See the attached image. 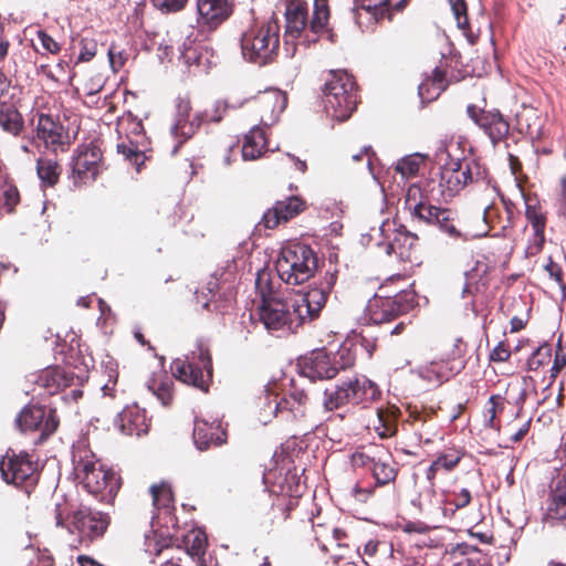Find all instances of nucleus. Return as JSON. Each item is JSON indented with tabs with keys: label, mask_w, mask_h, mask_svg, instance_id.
<instances>
[{
	"label": "nucleus",
	"mask_w": 566,
	"mask_h": 566,
	"mask_svg": "<svg viewBox=\"0 0 566 566\" xmlns=\"http://www.w3.org/2000/svg\"><path fill=\"white\" fill-rule=\"evenodd\" d=\"M433 182L432 179L424 186L410 185L405 196V209L413 221L436 227L453 240L464 239L458 212L432 203L430 192L433 190Z\"/></svg>",
	"instance_id": "nucleus-1"
},
{
	"label": "nucleus",
	"mask_w": 566,
	"mask_h": 566,
	"mask_svg": "<svg viewBox=\"0 0 566 566\" xmlns=\"http://www.w3.org/2000/svg\"><path fill=\"white\" fill-rule=\"evenodd\" d=\"M285 18V42L295 41L301 38L303 32H311L316 38L326 36L329 41H335V33L331 28V7L329 0H313V11L310 17L308 4L306 0H284Z\"/></svg>",
	"instance_id": "nucleus-2"
},
{
	"label": "nucleus",
	"mask_w": 566,
	"mask_h": 566,
	"mask_svg": "<svg viewBox=\"0 0 566 566\" xmlns=\"http://www.w3.org/2000/svg\"><path fill=\"white\" fill-rule=\"evenodd\" d=\"M72 461L74 470L86 492L91 495H116L122 485V479L111 470L98 465V459L85 441L73 446Z\"/></svg>",
	"instance_id": "nucleus-3"
},
{
	"label": "nucleus",
	"mask_w": 566,
	"mask_h": 566,
	"mask_svg": "<svg viewBox=\"0 0 566 566\" xmlns=\"http://www.w3.org/2000/svg\"><path fill=\"white\" fill-rule=\"evenodd\" d=\"M322 92L324 109L335 120L345 122L357 109L358 85L346 71H331Z\"/></svg>",
	"instance_id": "nucleus-4"
},
{
	"label": "nucleus",
	"mask_w": 566,
	"mask_h": 566,
	"mask_svg": "<svg viewBox=\"0 0 566 566\" xmlns=\"http://www.w3.org/2000/svg\"><path fill=\"white\" fill-rule=\"evenodd\" d=\"M241 53L245 61L265 66L275 61L280 48V24L271 19L261 25L245 30L240 39Z\"/></svg>",
	"instance_id": "nucleus-5"
},
{
	"label": "nucleus",
	"mask_w": 566,
	"mask_h": 566,
	"mask_svg": "<svg viewBox=\"0 0 566 566\" xmlns=\"http://www.w3.org/2000/svg\"><path fill=\"white\" fill-rule=\"evenodd\" d=\"M381 391L376 382L364 375H353L332 389L324 391V408L334 411L346 406L368 407L380 398Z\"/></svg>",
	"instance_id": "nucleus-6"
},
{
	"label": "nucleus",
	"mask_w": 566,
	"mask_h": 566,
	"mask_svg": "<svg viewBox=\"0 0 566 566\" xmlns=\"http://www.w3.org/2000/svg\"><path fill=\"white\" fill-rule=\"evenodd\" d=\"M318 259L313 249L304 243L290 242L282 247L275 270L287 285H300L314 276Z\"/></svg>",
	"instance_id": "nucleus-7"
},
{
	"label": "nucleus",
	"mask_w": 566,
	"mask_h": 566,
	"mask_svg": "<svg viewBox=\"0 0 566 566\" xmlns=\"http://www.w3.org/2000/svg\"><path fill=\"white\" fill-rule=\"evenodd\" d=\"M69 179L73 186L81 188L94 182L105 168L103 151L93 140L78 145L70 160Z\"/></svg>",
	"instance_id": "nucleus-8"
},
{
	"label": "nucleus",
	"mask_w": 566,
	"mask_h": 566,
	"mask_svg": "<svg viewBox=\"0 0 566 566\" xmlns=\"http://www.w3.org/2000/svg\"><path fill=\"white\" fill-rule=\"evenodd\" d=\"M170 370L181 382L207 392L212 379V358L209 350L200 346L186 359H175Z\"/></svg>",
	"instance_id": "nucleus-9"
},
{
	"label": "nucleus",
	"mask_w": 566,
	"mask_h": 566,
	"mask_svg": "<svg viewBox=\"0 0 566 566\" xmlns=\"http://www.w3.org/2000/svg\"><path fill=\"white\" fill-rule=\"evenodd\" d=\"M485 177V167L474 159L449 163L440 170V192L443 197H453L465 186L484 181Z\"/></svg>",
	"instance_id": "nucleus-10"
},
{
	"label": "nucleus",
	"mask_w": 566,
	"mask_h": 566,
	"mask_svg": "<svg viewBox=\"0 0 566 566\" xmlns=\"http://www.w3.org/2000/svg\"><path fill=\"white\" fill-rule=\"evenodd\" d=\"M0 471L8 484H13L28 495L34 491L39 482L38 464L27 452L15 454L9 450L0 461Z\"/></svg>",
	"instance_id": "nucleus-11"
},
{
	"label": "nucleus",
	"mask_w": 566,
	"mask_h": 566,
	"mask_svg": "<svg viewBox=\"0 0 566 566\" xmlns=\"http://www.w3.org/2000/svg\"><path fill=\"white\" fill-rule=\"evenodd\" d=\"M337 276L338 270L335 265H331L326 270L319 285L311 287L293 302L296 308V317H298V322L305 324L318 318L337 281Z\"/></svg>",
	"instance_id": "nucleus-12"
},
{
	"label": "nucleus",
	"mask_w": 566,
	"mask_h": 566,
	"mask_svg": "<svg viewBox=\"0 0 566 566\" xmlns=\"http://www.w3.org/2000/svg\"><path fill=\"white\" fill-rule=\"evenodd\" d=\"M307 395L294 389L289 394L266 391L262 411L264 416L273 415L282 422L293 423L305 417Z\"/></svg>",
	"instance_id": "nucleus-13"
},
{
	"label": "nucleus",
	"mask_w": 566,
	"mask_h": 566,
	"mask_svg": "<svg viewBox=\"0 0 566 566\" xmlns=\"http://www.w3.org/2000/svg\"><path fill=\"white\" fill-rule=\"evenodd\" d=\"M256 311L260 322L270 333H295L303 325L296 317L295 305L282 298L260 303Z\"/></svg>",
	"instance_id": "nucleus-14"
},
{
	"label": "nucleus",
	"mask_w": 566,
	"mask_h": 566,
	"mask_svg": "<svg viewBox=\"0 0 566 566\" xmlns=\"http://www.w3.org/2000/svg\"><path fill=\"white\" fill-rule=\"evenodd\" d=\"M527 378L523 377L521 381L510 382L506 394L514 391L511 405L516 408L514 417L502 424L501 431L507 437L512 443L521 442L530 432L532 426V417L524 416V405L527 400Z\"/></svg>",
	"instance_id": "nucleus-15"
},
{
	"label": "nucleus",
	"mask_w": 566,
	"mask_h": 566,
	"mask_svg": "<svg viewBox=\"0 0 566 566\" xmlns=\"http://www.w3.org/2000/svg\"><path fill=\"white\" fill-rule=\"evenodd\" d=\"M415 304L411 292L401 291L394 296H375L369 301L367 311L374 324H384L407 314Z\"/></svg>",
	"instance_id": "nucleus-16"
},
{
	"label": "nucleus",
	"mask_w": 566,
	"mask_h": 566,
	"mask_svg": "<svg viewBox=\"0 0 566 566\" xmlns=\"http://www.w3.org/2000/svg\"><path fill=\"white\" fill-rule=\"evenodd\" d=\"M35 133L45 149L53 153L55 156L61 153L64 154L70 150L72 138L66 128L59 118H54L49 114H40L35 125Z\"/></svg>",
	"instance_id": "nucleus-17"
},
{
	"label": "nucleus",
	"mask_w": 566,
	"mask_h": 566,
	"mask_svg": "<svg viewBox=\"0 0 566 566\" xmlns=\"http://www.w3.org/2000/svg\"><path fill=\"white\" fill-rule=\"evenodd\" d=\"M17 424L21 431L40 430L38 442H42L56 431L60 419L55 409L46 412L41 406H28L19 413Z\"/></svg>",
	"instance_id": "nucleus-18"
},
{
	"label": "nucleus",
	"mask_w": 566,
	"mask_h": 566,
	"mask_svg": "<svg viewBox=\"0 0 566 566\" xmlns=\"http://www.w3.org/2000/svg\"><path fill=\"white\" fill-rule=\"evenodd\" d=\"M468 116L489 136L493 145L506 139L510 123L499 109H483L470 104Z\"/></svg>",
	"instance_id": "nucleus-19"
},
{
	"label": "nucleus",
	"mask_w": 566,
	"mask_h": 566,
	"mask_svg": "<svg viewBox=\"0 0 566 566\" xmlns=\"http://www.w3.org/2000/svg\"><path fill=\"white\" fill-rule=\"evenodd\" d=\"M84 378L75 375L74 371L60 367L51 366L41 370L34 380V385L52 396L72 386H82Z\"/></svg>",
	"instance_id": "nucleus-20"
},
{
	"label": "nucleus",
	"mask_w": 566,
	"mask_h": 566,
	"mask_svg": "<svg viewBox=\"0 0 566 566\" xmlns=\"http://www.w3.org/2000/svg\"><path fill=\"white\" fill-rule=\"evenodd\" d=\"M307 208L306 201L298 196H290L277 200L272 208L268 209L261 220L266 229H275L282 223L289 222Z\"/></svg>",
	"instance_id": "nucleus-21"
},
{
	"label": "nucleus",
	"mask_w": 566,
	"mask_h": 566,
	"mask_svg": "<svg viewBox=\"0 0 566 566\" xmlns=\"http://www.w3.org/2000/svg\"><path fill=\"white\" fill-rule=\"evenodd\" d=\"M71 518L72 527L88 538L102 536L109 524L108 514L88 507L73 511Z\"/></svg>",
	"instance_id": "nucleus-22"
},
{
	"label": "nucleus",
	"mask_w": 566,
	"mask_h": 566,
	"mask_svg": "<svg viewBox=\"0 0 566 566\" xmlns=\"http://www.w3.org/2000/svg\"><path fill=\"white\" fill-rule=\"evenodd\" d=\"M460 499V502L452 503L446 497H415L411 500V505L418 510L419 515L432 522H440L451 516L458 509L465 506L470 500V497Z\"/></svg>",
	"instance_id": "nucleus-23"
},
{
	"label": "nucleus",
	"mask_w": 566,
	"mask_h": 566,
	"mask_svg": "<svg viewBox=\"0 0 566 566\" xmlns=\"http://www.w3.org/2000/svg\"><path fill=\"white\" fill-rule=\"evenodd\" d=\"M199 22L209 30H216L226 22L234 11L232 0H197Z\"/></svg>",
	"instance_id": "nucleus-24"
},
{
	"label": "nucleus",
	"mask_w": 566,
	"mask_h": 566,
	"mask_svg": "<svg viewBox=\"0 0 566 566\" xmlns=\"http://www.w3.org/2000/svg\"><path fill=\"white\" fill-rule=\"evenodd\" d=\"M116 424L123 434L140 437L148 433L150 419L147 417L145 409L132 405L122 410Z\"/></svg>",
	"instance_id": "nucleus-25"
},
{
	"label": "nucleus",
	"mask_w": 566,
	"mask_h": 566,
	"mask_svg": "<svg viewBox=\"0 0 566 566\" xmlns=\"http://www.w3.org/2000/svg\"><path fill=\"white\" fill-rule=\"evenodd\" d=\"M193 441L199 450L219 447L227 441V431L220 421L208 422L196 419L193 427Z\"/></svg>",
	"instance_id": "nucleus-26"
},
{
	"label": "nucleus",
	"mask_w": 566,
	"mask_h": 566,
	"mask_svg": "<svg viewBox=\"0 0 566 566\" xmlns=\"http://www.w3.org/2000/svg\"><path fill=\"white\" fill-rule=\"evenodd\" d=\"M462 370L463 369L460 368L459 365H454L450 359L441 356V358L422 366L420 369V376L429 382L441 385Z\"/></svg>",
	"instance_id": "nucleus-27"
},
{
	"label": "nucleus",
	"mask_w": 566,
	"mask_h": 566,
	"mask_svg": "<svg viewBox=\"0 0 566 566\" xmlns=\"http://www.w3.org/2000/svg\"><path fill=\"white\" fill-rule=\"evenodd\" d=\"M305 449L306 447L303 440L292 437L282 443L280 451L274 453L275 462L282 470H286V472H291L292 470L297 471L298 465L296 462H301Z\"/></svg>",
	"instance_id": "nucleus-28"
},
{
	"label": "nucleus",
	"mask_w": 566,
	"mask_h": 566,
	"mask_svg": "<svg viewBox=\"0 0 566 566\" xmlns=\"http://www.w3.org/2000/svg\"><path fill=\"white\" fill-rule=\"evenodd\" d=\"M465 451L463 448L451 444L438 452L436 460L427 471V478L433 480L440 471L451 472L463 459Z\"/></svg>",
	"instance_id": "nucleus-29"
},
{
	"label": "nucleus",
	"mask_w": 566,
	"mask_h": 566,
	"mask_svg": "<svg viewBox=\"0 0 566 566\" xmlns=\"http://www.w3.org/2000/svg\"><path fill=\"white\" fill-rule=\"evenodd\" d=\"M338 367L325 352L313 353L305 365V374L312 379H332L337 376Z\"/></svg>",
	"instance_id": "nucleus-30"
},
{
	"label": "nucleus",
	"mask_w": 566,
	"mask_h": 566,
	"mask_svg": "<svg viewBox=\"0 0 566 566\" xmlns=\"http://www.w3.org/2000/svg\"><path fill=\"white\" fill-rule=\"evenodd\" d=\"M434 417L436 412L433 410L418 409L417 407L409 408L408 417L403 420V423L409 424L419 434L420 441L423 440L424 443H429L431 439L429 437L423 439V430L424 433L429 434L436 429Z\"/></svg>",
	"instance_id": "nucleus-31"
},
{
	"label": "nucleus",
	"mask_w": 566,
	"mask_h": 566,
	"mask_svg": "<svg viewBox=\"0 0 566 566\" xmlns=\"http://www.w3.org/2000/svg\"><path fill=\"white\" fill-rule=\"evenodd\" d=\"M268 148V139L264 129L259 126L250 129L243 137L242 157L244 160H255L260 158Z\"/></svg>",
	"instance_id": "nucleus-32"
},
{
	"label": "nucleus",
	"mask_w": 566,
	"mask_h": 566,
	"mask_svg": "<svg viewBox=\"0 0 566 566\" xmlns=\"http://www.w3.org/2000/svg\"><path fill=\"white\" fill-rule=\"evenodd\" d=\"M387 458V448L382 444L370 443L361 446L352 454L350 461L355 468H368L373 470L377 461Z\"/></svg>",
	"instance_id": "nucleus-33"
},
{
	"label": "nucleus",
	"mask_w": 566,
	"mask_h": 566,
	"mask_svg": "<svg viewBox=\"0 0 566 566\" xmlns=\"http://www.w3.org/2000/svg\"><path fill=\"white\" fill-rule=\"evenodd\" d=\"M447 87V72L436 67L430 76H427L419 85L418 92L422 101H433Z\"/></svg>",
	"instance_id": "nucleus-34"
},
{
	"label": "nucleus",
	"mask_w": 566,
	"mask_h": 566,
	"mask_svg": "<svg viewBox=\"0 0 566 566\" xmlns=\"http://www.w3.org/2000/svg\"><path fill=\"white\" fill-rule=\"evenodd\" d=\"M0 127L7 134L19 137L24 129L22 114L12 104H0Z\"/></svg>",
	"instance_id": "nucleus-35"
},
{
	"label": "nucleus",
	"mask_w": 566,
	"mask_h": 566,
	"mask_svg": "<svg viewBox=\"0 0 566 566\" xmlns=\"http://www.w3.org/2000/svg\"><path fill=\"white\" fill-rule=\"evenodd\" d=\"M511 401L512 397L506 398L501 395H492L489 398L484 410V422L486 428L501 432L503 423L499 419V415L504 411L505 403L511 405Z\"/></svg>",
	"instance_id": "nucleus-36"
},
{
	"label": "nucleus",
	"mask_w": 566,
	"mask_h": 566,
	"mask_svg": "<svg viewBox=\"0 0 566 566\" xmlns=\"http://www.w3.org/2000/svg\"><path fill=\"white\" fill-rule=\"evenodd\" d=\"M36 174L44 187H54L62 174V167L57 159L39 157L36 160Z\"/></svg>",
	"instance_id": "nucleus-37"
},
{
	"label": "nucleus",
	"mask_w": 566,
	"mask_h": 566,
	"mask_svg": "<svg viewBox=\"0 0 566 566\" xmlns=\"http://www.w3.org/2000/svg\"><path fill=\"white\" fill-rule=\"evenodd\" d=\"M400 410L394 405L377 410L379 424L375 429L381 438H389L396 434Z\"/></svg>",
	"instance_id": "nucleus-38"
},
{
	"label": "nucleus",
	"mask_w": 566,
	"mask_h": 566,
	"mask_svg": "<svg viewBox=\"0 0 566 566\" xmlns=\"http://www.w3.org/2000/svg\"><path fill=\"white\" fill-rule=\"evenodd\" d=\"M449 3L457 20L458 28L462 30L464 36L469 40L470 43H475L479 35L474 33L471 28L468 15V4L465 0H449Z\"/></svg>",
	"instance_id": "nucleus-39"
},
{
	"label": "nucleus",
	"mask_w": 566,
	"mask_h": 566,
	"mask_svg": "<svg viewBox=\"0 0 566 566\" xmlns=\"http://www.w3.org/2000/svg\"><path fill=\"white\" fill-rule=\"evenodd\" d=\"M526 219L534 230V242L537 249H541L545 241L546 216L541 207L527 205L525 211Z\"/></svg>",
	"instance_id": "nucleus-40"
},
{
	"label": "nucleus",
	"mask_w": 566,
	"mask_h": 566,
	"mask_svg": "<svg viewBox=\"0 0 566 566\" xmlns=\"http://www.w3.org/2000/svg\"><path fill=\"white\" fill-rule=\"evenodd\" d=\"M182 544L188 555L200 557L207 548V535L201 528L193 527L182 536Z\"/></svg>",
	"instance_id": "nucleus-41"
},
{
	"label": "nucleus",
	"mask_w": 566,
	"mask_h": 566,
	"mask_svg": "<svg viewBox=\"0 0 566 566\" xmlns=\"http://www.w3.org/2000/svg\"><path fill=\"white\" fill-rule=\"evenodd\" d=\"M506 217L501 216L500 209L494 205H489L484 208L483 220L491 229H499L505 231L513 227L512 214L513 211L510 208H505Z\"/></svg>",
	"instance_id": "nucleus-42"
},
{
	"label": "nucleus",
	"mask_w": 566,
	"mask_h": 566,
	"mask_svg": "<svg viewBox=\"0 0 566 566\" xmlns=\"http://www.w3.org/2000/svg\"><path fill=\"white\" fill-rule=\"evenodd\" d=\"M175 497H153V506L157 511L156 517L158 520L164 518L165 525L176 526L179 522L176 515Z\"/></svg>",
	"instance_id": "nucleus-43"
},
{
	"label": "nucleus",
	"mask_w": 566,
	"mask_h": 566,
	"mask_svg": "<svg viewBox=\"0 0 566 566\" xmlns=\"http://www.w3.org/2000/svg\"><path fill=\"white\" fill-rule=\"evenodd\" d=\"M371 471L376 483L379 485L388 484L395 480L397 471L394 468L392 458L388 449L387 458L382 457L381 460L377 461Z\"/></svg>",
	"instance_id": "nucleus-44"
},
{
	"label": "nucleus",
	"mask_w": 566,
	"mask_h": 566,
	"mask_svg": "<svg viewBox=\"0 0 566 566\" xmlns=\"http://www.w3.org/2000/svg\"><path fill=\"white\" fill-rule=\"evenodd\" d=\"M427 156L416 153L399 159L395 170L402 177L410 178L418 174L420 166L424 163Z\"/></svg>",
	"instance_id": "nucleus-45"
},
{
	"label": "nucleus",
	"mask_w": 566,
	"mask_h": 566,
	"mask_svg": "<svg viewBox=\"0 0 566 566\" xmlns=\"http://www.w3.org/2000/svg\"><path fill=\"white\" fill-rule=\"evenodd\" d=\"M19 202L20 193L15 185L8 181L0 185V212H12Z\"/></svg>",
	"instance_id": "nucleus-46"
},
{
	"label": "nucleus",
	"mask_w": 566,
	"mask_h": 566,
	"mask_svg": "<svg viewBox=\"0 0 566 566\" xmlns=\"http://www.w3.org/2000/svg\"><path fill=\"white\" fill-rule=\"evenodd\" d=\"M117 151L134 165L138 172L140 171L142 166L146 160V155L144 151L138 149L137 143L132 139H129V143L122 142L117 144Z\"/></svg>",
	"instance_id": "nucleus-47"
},
{
	"label": "nucleus",
	"mask_w": 566,
	"mask_h": 566,
	"mask_svg": "<svg viewBox=\"0 0 566 566\" xmlns=\"http://www.w3.org/2000/svg\"><path fill=\"white\" fill-rule=\"evenodd\" d=\"M467 353L468 344L461 337H457L442 356L464 369L467 365Z\"/></svg>",
	"instance_id": "nucleus-48"
},
{
	"label": "nucleus",
	"mask_w": 566,
	"mask_h": 566,
	"mask_svg": "<svg viewBox=\"0 0 566 566\" xmlns=\"http://www.w3.org/2000/svg\"><path fill=\"white\" fill-rule=\"evenodd\" d=\"M229 107V104L226 101H217L213 106L209 109H205L203 112L196 114V119H199V123H220Z\"/></svg>",
	"instance_id": "nucleus-49"
},
{
	"label": "nucleus",
	"mask_w": 566,
	"mask_h": 566,
	"mask_svg": "<svg viewBox=\"0 0 566 566\" xmlns=\"http://www.w3.org/2000/svg\"><path fill=\"white\" fill-rule=\"evenodd\" d=\"M256 291L260 294L261 303H268L272 300H281L270 279L269 273H259L255 281Z\"/></svg>",
	"instance_id": "nucleus-50"
},
{
	"label": "nucleus",
	"mask_w": 566,
	"mask_h": 566,
	"mask_svg": "<svg viewBox=\"0 0 566 566\" xmlns=\"http://www.w3.org/2000/svg\"><path fill=\"white\" fill-rule=\"evenodd\" d=\"M202 124L199 123V119H196V114L193 117L189 119H178L175 126L172 127V134L176 137H180L181 143L187 140L188 138L192 137L196 132L199 129V127Z\"/></svg>",
	"instance_id": "nucleus-51"
},
{
	"label": "nucleus",
	"mask_w": 566,
	"mask_h": 566,
	"mask_svg": "<svg viewBox=\"0 0 566 566\" xmlns=\"http://www.w3.org/2000/svg\"><path fill=\"white\" fill-rule=\"evenodd\" d=\"M397 0H361V8L375 17H382L390 8L401 11L405 7H397Z\"/></svg>",
	"instance_id": "nucleus-52"
},
{
	"label": "nucleus",
	"mask_w": 566,
	"mask_h": 566,
	"mask_svg": "<svg viewBox=\"0 0 566 566\" xmlns=\"http://www.w3.org/2000/svg\"><path fill=\"white\" fill-rule=\"evenodd\" d=\"M118 132L119 133L124 132L128 138H129V135L139 137L144 133V126H143L142 120L137 116H135L130 112H128L119 120Z\"/></svg>",
	"instance_id": "nucleus-53"
},
{
	"label": "nucleus",
	"mask_w": 566,
	"mask_h": 566,
	"mask_svg": "<svg viewBox=\"0 0 566 566\" xmlns=\"http://www.w3.org/2000/svg\"><path fill=\"white\" fill-rule=\"evenodd\" d=\"M545 518L552 521L566 518V497H547Z\"/></svg>",
	"instance_id": "nucleus-54"
},
{
	"label": "nucleus",
	"mask_w": 566,
	"mask_h": 566,
	"mask_svg": "<svg viewBox=\"0 0 566 566\" xmlns=\"http://www.w3.org/2000/svg\"><path fill=\"white\" fill-rule=\"evenodd\" d=\"M552 359V347L548 344L539 346L527 360L530 370L536 371L541 367L547 365Z\"/></svg>",
	"instance_id": "nucleus-55"
},
{
	"label": "nucleus",
	"mask_w": 566,
	"mask_h": 566,
	"mask_svg": "<svg viewBox=\"0 0 566 566\" xmlns=\"http://www.w3.org/2000/svg\"><path fill=\"white\" fill-rule=\"evenodd\" d=\"M417 241L418 235L407 231L403 228L402 230L397 231L392 242L390 243V248L400 255H405V245L408 244V249H411Z\"/></svg>",
	"instance_id": "nucleus-56"
},
{
	"label": "nucleus",
	"mask_w": 566,
	"mask_h": 566,
	"mask_svg": "<svg viewBox=\"0 0 566 566\" xmlns=\"http://www.w3.org/2000/svg\"><path fill=\"white\" fill-rule=\"evenodd\" d=\"M109 65L114 72H118L128 61L127 51L117 43H112L107 50Z\"/></svg>",
	"instance_id": "nucleus-57"
},
{
	"label": "nucleus",
	"mask_w": 566,
	"mask_h": 566,
	"mask_svg": "<svg viewBox=\"0 0 566 566\" xmlns=\"http://www.w3.org/2000/svg\"><path fill=\"white\" fill-rule=\"evenodd\" d=\"M151 389L164 406H169L172 402L174 392L170 379H165L158 384L155 381Z\"/></svg>",
	"instance_id": "nucleus-58"
},
{
	"label": "nucleus",
	"mask_w": 566,
	"mask_h": 566,
	"mask_svg": "<svg viewBox=\"0 0 566 566\" xmlns=\"http://www.w3.org/2000/svg\"><path fill=\"white\" fill-rule=\"evenodd\" d=\"M189 0H150L151 4L164 14L182 11Z\"/></svg>",
	"instance_id": "nucleus-59"
},
{
	"label": "nucleus",
	"mask_w": 566,
	"mask_h": 566,
	"mask_svg": "<svg viewBox=\"0 0 566 566\" xmlns=\"http://www.w3.org/2000/svg\"><path fill=\"white\" fill-rule=\"evenodd\" d=\"M97 41L93 38L83 36L80 41V54L77 57L78 62H88L97 53Z\"/></svg>",
	"instance_id": "nucleus-60"
},
{
	"label": "nucleus",
	"mask_w": 566,
	"mask_h": 566,
	"mask_svg": "<svg viewBox=\"0 0 566 566\" xmlns=\"http://www.w3.org/2000/svg\"><path fill=\"white\" fill-rule=\"evenodd\" d=\"M333 359L338 367V371L350 368L356 364L355 354L346 347L340 348L333 357Z\"/></svg>",
	"instance_id": "nucleus-61"
},
{
	"label": "nucleus",
	"mask_w": 566,
	"mask_h": 566,
	"mask_svg": "<svg viewBox=\"0 0 566 566\" xmlns=\"http://www.w3.org/2000/svg\"><path fill=\"white\" fill-rule=\"evenodd\" d=\"M510 345L505 342H500L493 350L490 353V361L492 363H505L511 358Z\"/></svg>",
	"instance_id": "nucleus-62"
},
{
	"label": "nucleus",
	"mask_w": 566,
	"mask_h": 566,
	"mask_svg": "<svg viewBox=\"0 0 566 566\" xmlns=\"http://www.w3.org/2000/svg\"><path fill=\"white\" fill-rule=\"evenodd\" d=\"M36 38L42 46V49L51 54H57L61 51L60 44L45 31L40 30L36 33Z\"/></svg>",
	"instance_id": "nucleus-63"
},
{
	"label": "nucleus",
	"mask_w": 566,
	"mask_h": 566,
	"mask_svg": "<svg viewBox=\"0 0 566 566\" xmlns=\"http://www.w3.org/2000/svg\"><path fill=\"white\" fill-rule=\"evenodd\" d=\"M544 269L548 273L551 279H553L557 284L563 285L564 274L558 263L554 262L552 258H548V261L544 265Z\"/></svg>",
	"instance_id": "nucleus-64"
}]
</instances>
